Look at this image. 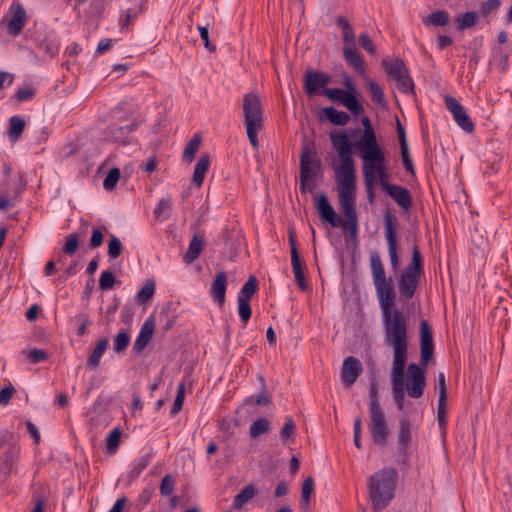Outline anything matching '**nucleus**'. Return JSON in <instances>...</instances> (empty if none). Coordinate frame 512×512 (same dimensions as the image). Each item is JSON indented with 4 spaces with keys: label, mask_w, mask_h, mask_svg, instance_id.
Segmentation results:
<instances>
[{
    "label": "nucleus",
    "mask_w": 512,
    "mask_h": 512,
    "mask_svg": "<svg viewBox=\"0 0 512 512\" xmlns=\"http://www.w3.org/2000/svg\"><path fill=\"white\" fill-rule=\"evenodd\" d=\"M363 133L354 142L349 139L345 130H332L329 133L332 148L337 153V161H333L331 167L337 183L339 203L346 221L337 214L331 205L328 196L320 193L315 196V208L322 222L331 227H348L352 237L357 234L358 215L356 211V168L353 158V148L379 143L370 119L364 116L361 119Z\"/></svg>",
    "instance_id": "f257e3e1"
},
{
    "label": "nucleus",
    "mask_w": 512,
    "mask_h": 512,
    "mask_svg": "<svg viewBox=\"0 0 512 512\" xmlns=\"http://www.w3.org/2000/svg\"><path fill=\"white\" fill-rule=\"evenodd\" d=\"M384 343L393 348L392 364H406L408 354V319L399 309L382 313Z\"/></svg>",
    "instance_id": "f03ea898"
},
{
    "label": "nucleus",
    "mask_w": 512,
    "mask_h": 512,
    "mask_svg": "<svg viewBox=\"0 0 512 512\" xmlns=\"http://www.w3.org/2000/svg\"><path fill=\"white\" fill-rule=\"evenodd\" d=\"M398 478V471L393 467H384L368 478L367 490L373 512H380L390 505Z\"/></svg>",
    "instance_id": "7ed1b4c3"
},
{
    "label": "nucleus",
    "mask_w": 512,
    "mask_h": 512,
    "mask_svg": "<svg viewBox=\"0 0 512 512\" xmlns=\"http://www.w3.org/2000/svg\"><path fill=\"white\" fill-rule=\"evenodd\" d=\"M370 268L381 313L395 311L396 292L392 278H386L385 269L378 251L370 253Z\"/></svg>",
    "instance_id": "20e7f679"
},
{
    "label": "nucleus",
    "mask_w": 512,
    "mask_h": 512,
    "mask_svg": "<svg viewBox=\"0 0 512 512\" xmlns=\"http://www.w3.org/2000/svg\"><path fill=\"white\" fill-rule=\"evenodd\" d=\"M369 425L371 440L375 445L385 447L388 443L389 428L379 401V383L373 378L369 385Z\"/></svg>",
    "instance_id": "39448f33"
},
{
    "label": "nucleus",
    "mask_w": 512,
    "mask_h": 512,
    "mask_svg": "<svg viewBox=\"0 0 512 512\" xmlns=\"http://www.w3.org/2000/svg\"><path fill=\"white\" fill-rule=\"evenodd\" d=\"M424 270V261L417 245L412 248L411 261L400 274L397 280L400 298L410 300L413 298L420 283Z\"/></svg>",
    "instance_id": "423d86ee"
},
{
    "label": "nucleus",
    "mask_w": 512,
    "mask_h": 512,
    "mask_svg": "<svg viewBox=\"0 0 512 512\" xmlns=\"http://www.w3.org/2000/svg\"><path fill=\"white\" fill-rule=\"evenodd\" d=\"M322 172V164L316 150L305 145L300 156V192L304 194L315 190L317 183L314 178L322 175Z\"/></svg>",
    "instance_id": "0eeeda50"
},
{
    "label": "nucleus",
    "mask_w": 512,
    "mask_h": 512,
    "mask_svg": "<svg viewBox=\"0 0 512 512\" xmlns=\"http://www.w3.org/2000/svg\"><path fill=\"white\" fill-rule=\"evenodd\" d=\"M362 161L363 177L372 178V171L387 162L386 154L380 143L354 147Z\"/></svg>",
    "instance_id": "6e6552de"
},
{
    "label": "nucleus",
    "mask_w": 512,
    "mask_h": 512,
    "mask_svg": "<svg viewBox=\"0 0 512 512\" xmlns=\"http://www.w3.org/2000/svg\"><path fill=\"white\" fill-rule=\"evenodd\" d=\"M140 125L141 122L137 118H133L131 122L126 125L110 124L104 130V140L121 146L132 145L135 139L131 133L137 130Z\"/></svg>",
    "instance_id": "1a4fd4ad"
},
{
    "label": "nucleus",
    "mask_w": 512,
    "mask_h": 512,
    "mask_svg": "<svg viewBox=\"0 0 512 512\" xmlns=\"http://www.w3.org/2000/svg\"><path fill=\"white\" fill-rule=\"evenodd\" d=\"M425 368L416 363L408 365L405 390L411 398L418 399L423 396L426 387Z\"/></svg>",
    "instance_id": "9d476101"
},
{
    "label": "nucleus",
    "mask_w": 512,
    "mask_h": 512,
    "mask_svg": "<svg viewBox=\"0 0 512 512\" xmlns=\"http://www.w3.org/2000/svg\"><path fill=\"white\" fill-rule=\"evenodd\" d=\"M242 108L245 125L264 126L261 100L255 92L243 96Z\"/></svg>",
    "instance_id": "9b49d317"
},
{
    "label": "nucleus",
    "mask_w": 512,
    "mask_h": 512,
    "mask_svg": "<svg viewBox=\"0 0 512 512\" xmlns=\"http://www.w3.org/2000/svg\"><path fill=\"white\" fill-rule=\"evenodd\" d=\"M331 80L330 74L324 71L308 69L303 75L304 91L309 97L323 95Z\"/></svg>",
    "instance_id": "f8f14e48"
},
{
    "label": "nucleus",
    "mask_w": 512,
    "mask_h": 512,
    "mask_svg": "<svg viewBox=\"0 0 512 512\" xmlns=\"http://www.w3.org/2000/svg\"><path fill=\"white\" fill-rule=\"evenodd\" d=\"M396 217L390 212L384 215V231L385 239L387 241L388 253L390 257L391 267L395 270L399 267L400 259L398 255V243L396 232Z\"/></svg>",
    "instance_id": "ddd939ff"
},
{
    "label": "nucleus",
    "mask_w": 512,
    "mask_h": 512,
    "mask_svg": "<svg viewBox=\"0 0 512 512\" xmlns=\"http://www.w3.org/2000/svg\"><path fill=\"white\" fill-rule=\"evenodd\" d=\"M288 240L290 245L291 264L296 283L302 290H305L307 287L304 274L306 266L305 263L302 261L298 251L297 234L294 229H289Z\"/></svg>",
    "instance_id": "4468645a"
},
{
    "label": "nucleus",
    "mask_w": 512,
    "mask_h": 512,
    "mask_svg": "<svg viewBox=\"0 0 512 512\" xmlns=\"http://www.w3.org/2000/svg\"><path fill=\"white\" fill-rule=\"evenodd\" d=\"M445 105L449 112L453 115L454 121L466 133H472L475 125L468 115L465 107L453 96H446Z\"/></svg>",
    "instance_id": "2eb2a0df"
},
{
    "label": "nucleus",
    "mask_w": 512,
    "mask_h": 512,
    "mask_svg": "<svg viewBox=\"0 0 512 512\" xmlns=\"http://www.w3.org/2000/svg\"><path fill=\"white\" fill-rule=\"evenodd\" d=\"M405 365L406 364H392L391 369V382L392 394L395 405L399 411L404 409L405 400Z\"/></svg>",
    "instance_id": "dca6fc26"
},
{
    "label": "nucleus",
    "mask_w": 512,
    "mask_h": 512,
    "mask_svg": "<svg viewBox=\"0 0 512 512\" xmlns=\"http://www.w3.org/2000/svg\"><path fill=\"white\" fill-rule=\"evenodd\" d=\"M434 355L432 328L426 320L420 322V365L427 367Z\"/></svg>",
    "instance_id": "f3484780"
},
{
    "label": "nucleus",
    "mask_w": 512,
    "mask_h": 512,
    "mask_svg": "<svg viewBox=\"0 0 512 512\" xmlns=\"http://www.w3.org/2000/svg\"><path fill=\"white\" fill-rule=\"evenodd\" d=\"M363 371V366L360 360L353 356H348L344 359L341 368V380L345 386H352L359 375Z\"/></svg>",
    "instance_id": "a211bd4d"
},
{
    "label": "nucleus",
    "mask_w": 512,
    "mask_h": 512,
    "mask_svg": "<svg viewBox=\"0 0 512 512\" xmlns=\"http://www.w3.org/2000/svg\"><path fill=\"white\" fill-rule=\"evenodd\" d=\"M383 191L386 192L403 211L411 209L413 197L407 188L397 184H386Z\"/></svg>",
    "instance_id": "6ab92c4d"
},
{
    "label": "nucleus",
    "mask_w": 512,
    "mask_h": 512,
    "mask_svg": "<svg viewBox=\"0 0 512 512\" xmlns=\"http://www.w3.org/2000/svg\"><path fill=\"white\" fill-rule=\"evenodd\" d=\"M396 124L397 136L400 145V155L402 158L403 166L408 173L415 176V167L410 156L405 128L401 124L399 118H396Z\"/></svg>",
    "instance_id": "aec40b11"
},
{
    "label": "nucleus",
    "mask_w": 512,
    "mask_h": 512,
    "mask_svg": "<svg viewBox=\"0 0 512 512\" xmlns=\"http://www.w3.org/2000/svg\"><path fill=\"white\" fill-rule=\"evenodd\" d=\"M412 442V423L409 417L404 415L398 422L397 449H401L405 453L406 449H410Z\"/></svg>",
    "instance_id": "412c9836"
},
{
    "label": "nucleus",
    "mask_w": 512,
    "mask_h": 512,
    "mask_svg": "<svg viewBox=\"0 0 512 512\" xmlns=\"http://www.w3.org/2000/svg\"><path fill=\"white\" fill-rule=\"evenodd\" d=\"M4 452L2 454L1 469L6 474H10L14 464L18 461L20 454V445L15 441H7L3 443Z\"/></svg>",
    "instance_id": "4be33fe9"
},
{
    "label": "nucleus",
    "mask_w": 512,
    "mask_h": 512,
    "mask_svg": "<svg viewBox=\"0 0 512 512\" xmlns=\"http://www.w3.org/2000/svg\"><path fill=\"white\" fill-rule=\"evenodd\" d=\"M155 330V322L152 318L145 320L141 330L134 342L133 351L136 354L141 353L152 339Z\"/></svg>",
    "instance_id": "5701e85b"
},
{
    "label": "nucleus",
    "mask_w": 512,
    "mask_h": 512,
    "mask_svg": "<svg viewBox=\"0 0 512 512\" xmlns=\"http://www.w3.org/2000/svg\"><path fill=\"white\" fill-rule=\"evenodd\" d=\"M381 64L388 77L395 82L409 74L404 61L399 57L383 59Z\"/></svg>",
    "instance_id": "b1692460"
},
{
    "label": "nucleus",
    "mask_w": 512,
    "mask_h": 512,
    "mask_svg": "<svg viewBox=\"0 0 512 512\" xmlns=\"http://www.w3.org/2000/svg\"><path fill=\"white\" fill-rule=\"evenodd\" d=\"M226 289H227V274L225 271H220L216 274L212 286L210 294L215 302L219 305H223L226 298Z\"/></svg>",
    "instance_id": "393cba45"
},
{
    "label": "nucleus",
    "mask_w": 512,
    "mask_h": 512,
    "mask_svg": "<svg viewBox=\"0 0 512 512\" xmlns=\"http://www.w3.org/2000/svg\"><path fill=\"white\" fill-rule=\"evenodd\" d=\"M344 59L349 66H351L357 74L365 76V62L358 51V49L352 45L350 47H344L343 49Z\"/></svg>",
    "instance_id": "a878e982"
},
{
    "label": "nucleus",
    "mask_w": 512,
    "mask_h": 512,
    "mask_svg": "<svg viewBox=\"0 0 512 512\" xmlns=\"http://www.w3.org/2000/svg\"><path fill=\"white\" fill-rule=\"evenodd\" d=\"M204 245V235L200 234V232H195L189 243L188 249L183 256V261L186 264H192L200 256Z\"/></svg>",
    "instance_id": "bb28decb"
},
{
    "label": "nucleus",
    "mask_w": 512,
    "mask_h": 512,
    "mask_svg": "<svg viewBox=\"0 0 512 512\" xmlns=\"http://www.w3.org/2000/svg\"><path fill=\"white\" fill-rule=\"evenodd\" d=\"M90 224L88 221H82L79 232H74L66 237V242L62 247V252L66 255H74L79 247V241L82 236L88 232Z\"/></svg>",
    "instance_id": "cd10ccee"
},
{
    "label": "nucleus",
    "mask_w": 512,
    "mask_h": 512,
    "mask_svg": "<svg viewBox=\"0 0 512 512\" xmlns=\"http://www.w3.org/2000/svg\"><path fill=\"white\" fill-rule=\"evenodd\" d=\"M319 117L321 121L327 120L336 126H345L350 120V116L346 112L339 111L332 106L322 108Z\"/></svg>",
    "instance_id": "c85d7f7f"
},
{
    "label": "nucleus",
    "mask_w": 512,
    "mask_h": 512,
    "mask_svg": "<svg viewBox=\"0 0 512 512\" xmlns=\"http://www.w3.org/2000/svg\"><path fill=\"white\" fill-rule=\"evenodd\" d=\"M26 18V11L22 7H18L8 23L9 33L13 36L18 35L25 26Z\"/></svg>",
    "instance_id": "c756f323"
},
{
    "label": "nucleus",
    "mask_w": 512,
    "mask_h": 512,
    "mask_svg": "<svg viewBox=\"0 0 512 512\" xmlns=\"http://www.w3.org/2000/svg\"><path fill=\"white\" fill-rule=\"evenodd\" d=\"M210 165V155L202 154L199 158L193 173L192 181L195 185L200 187L203 184L205 174Z\"/></svg>",
    "instance_id": "7c9ffc66"
},
{
    "label": "nucleus",
    "mask_w": 512,
    "mask_h": 512,
    "mask_svg": "<svg viewBox=\"0 0 512 512\" xmlns=\"http://www.w3.org/2000/svg\"><path fill=\"white\" fill-rule=\"evenodd\" d=\"M109 344V340L106 337H102L97 341L95 348L87 359V366L94 369L96 368L101 360L102 355L105 353Z\"/></svg>",
    "instance_id": "2f4dec72"
},
{
    "label": "nucleus",
    "mask_w": 512,
    "mask_h": 512,
    "mask_svg": "<svg viewBox=\"0 0 512 512\" xmlns=\"http://www.w3.org/2000/svg\"><path fill=\"white\" fill-rule=\"evenodd\" d=\"M25 128V120L19 115H14L9 120L8 137L12 141L20 139Z\"/></svg>",
    "instance_id": "473e14b6"
},
{
    "label": "nucleus",
    "mask_w": 512,
    "mask_h": 512,
    "mask_svg": "<svg viewBox=\"0 0 512 512\" xmlns=\"http://www.w3.org/2000/svg\"><path fill=\"white\" fill-rule=\"evenodd\" d=\"M257 493L253 484L246 485L233 499V507L241 509L249 500H251Z\"/></svg>",
    "instance_id": "72a5a7b5"
},
{
    "label": "nucleus",
    "mask_w": 512,
    "mask_h": 512,
    "mask_svg": "<svg viewBox=\"0 0 512 512\" xmlns=\"http://www.w3.org/2000/svg\"><path fill=\"white\" fill-rule=\"evenodd\" d=\"M449 21V14L444 10H437L431 13L427 18L423 19L425 25L435 27H444L448 25Z\"/></svg>",
    "instance_id": "f704fd0d"
},
{
    "label": "nucleus",
    "mask_w": 512,
    "mask_h": 512,
    "mask_svg": "<svg viewBox=\"0 0 512 512\" xmlns=\"http://www.w3.org/2000/svg\"><path fill=\"white\" fill-rule=\"evenodd\" d=\"M150 462V454H146L144 456H141L140 458L135 459L133 461L132 468L128 474L129 480L132 481L137 479L141 475V473L147 468Z\"/></svg>",
    "instance_id": "c9c22d12"
},
{
    "label": "nucleus",
    "mask_w": 512,
    "mask_h": 512,
    "mask_svg": "<svg viewBox=\"0 0 512 512\" xmlns=\"http://www.w3.org/2000/svg\"><path fill=\"white\" fill-rule=\"evenodd\" d=\"M478 21V14L475 11H468L455 19L456 29L463 31L474 26Z\"/></svg>",
    "instance_id": "e433bc0d"
},
{
    "label": "nucleus",
    "mask_w": 512,
    "mask_h": 512,
    "mask_svg": "<svg viewBox=\"0 0 512 512\" xmlns=\"http://www.w3.org/2000/svg\"><path fill=\"white\" fill-rule=\"evenodd\" d=\"M257 290L258 280L255 276L251 275L240 289L237 299L250 301Z\"/></svg>",
    "instance_id": "4c0bfd02"
},
{
    "label": "nucleus",
    "mask_w": 512,
    "mask_h": 512,
    "mask_svg": "<svg viewBox=\"0 0 512 512\" xmlns=\"http://www.w3.org/2000/svg\"><path fill=\"white\" fill-rule=\"evenodd\" d=\"M365 83L372 100L379 105H383L385 102V95L382 87L375 80L369 77H365Z\"/></svg>",
    "instance_id": "58836bf2"
},
{
    "label": "nucleus",
    "mask_w": 512,
    "mask_h": 512,
    "mask_svg": "<svg viewBox=\"0 0 512 512\" xmlns=\"http://www.w3.org/2000/svg\"><path fill=\"white\" fill-rule=\"evenodd\" d=\"M343 106L348 109L355 117L361 115L364 112V106L359 100V93L347 94V99Z\"/></svg>",
    "instance_id": "ea45409f"
},
{
    "label": "nucleus",
    "mask_w": 512,
    "mask_h": 512,
    "mask_svg": "<svg viewBox=\"0 0 512 512\" xmlns=\"http://www.w3.org/2000/svg\"><path fill=\"white\" fill-rule=\"evenodd\" d=\"M202 142V137L200 134H195L190 141L187 143L184 152H183V160L186 162H191L195 154L197 153L199 146Z\"/></svg>",
    "instance_id": "a19ab883"
},
{
    "label": "nucleus",
    "mask_w": 512,
    "mask_h": 512,
    "mask_svg": "<svg viewBox=\"0 0 512 512\" xmlns=\"http://www.w3.org/2000/svg\"><path fill=\"white\" fill-rule=\"evenodd\" d=\"M270 431V421L266 417L256 419L250 426L249 433L251 438H257L261 434Z\"/></svg>",
    "instance_id": "79ce46f5"
},
{
    "label": "nucleus",
    "mask_w": 512,
    "mask_h": 512,
    "mask_svg": "<svg viewBox=\"0 0 512 512\" xmlns=\"http://www.w3.org/2000/svg\"><path fill=\"white\" fill-rule=\"evenodd\" d=\"M313 491L314 480L311 476H309L302 483L300 500L301 508L307 507L309 505Z\"/></svg>",
    "instance_id": "37998d69"
},
{
    "label": "nucleus",
    "mask_w": 512,
    "mask_h": 512,
    "mask_svg": "<svg viewBox=\"0 0 512 512\" xmlns=\"http://www.w3.org/2000/svg\"><path fill=\"white\" fill-rule=\"evenodd\" d=\"M122 431L116 427L112 429L106 438V448L109 454L116 453L121 440Z\"/></svg>",
    "instance_id": "c03bdc74"
},
{
    "label": "nucleus",
    "mask_w": 512,
    "mask_h": 512,
    "mask_svg": "<svg viewBox=\"0 0 512 512\" xmlns=\"http://www.w3.org/2000/svg\"><path fill=\"white\" fill-rule=\"evenodd\" d=\"M129 344H130V334L126 330L122 329L114 337L113 350L115 351V353H121L127 349Z\"/></svg>",
    "instance_id": "a18cd8bd"
},
{
    "label": "nucleus",
    "mask_w": 512,
    "mask_h": 512,
    "mask_svg": "<svg viewBox=\"0 0 512 512\" xmlns=\"http://www.w3.org/2000/svg\"><path fill=\"white\" fill-rule=\"evenodd\" d=\"M372 180L376 184L379 182L381 189L384 190V186L386 184H390L388 182V179L390 178V175L388 173V165L387 162L378 168L373 169L372 171Z\"/></svg>",
    "instance_id": "49530a36"
},
{
    "label": "nucleus",
    "mask_w": 512,
    "mask_h": 512,
    "mask_svg": "<svg viewBox=\"0 0 512 512\" xmlns=\"http://www.w3.org/2000/svg\"><path fill=\"white\" fill-rule=\"evenodd\" d=\"M155 293L154 280H147L144 286L137 292L136 299L139 303H146Z\"/></svg>",
    "instance_id": "de8ad7c7"
},
{
    "label": "nucleus",
    "mask_w": 512,
    "mask_h": 512,
    "mask_svg": "<svg viewBox=\"0 0 512 512\" xmlns=\"http://www.w3.org/2000/svg\"><path fill=\"white\" fill-rule=\"evenodd\" d=\"M258 379L260 380L261 383V389L259 394H257L254 397V401L257 405L267 406L272 402V397L270 393L267 391V385L264 377L262 375H258Z\"/></svg>",
    "instance_id": "09e8293b"
},
{
    "label": "nucleus",
    "mask_w": 512,
    "mask_h": 512,
    "mask_svg": "<svg viewBox=\"0 0 512 512\" xmlns=\"http://www.w3.org/2000/svg\"><path fill=\"white\" fill-rule=\"evenodd\" d=\"M184 399H185V384L183 382H181L177 387V394H176L174 403L170 410V415L172 417L176 416L182 410Z\"/></svg>",
    "instance_id": "8fccbe9b"
},
{
    "label": "nucleus",
    "mask_w": 512,
    "mask_h": 512,
    "mask_svg": "<svg viewBox=\"0 0 512 512\" xmlns=\"http://www.w3.org/2000/svg\"><path fill=\"white\" fill-rule=\"evenodd\" d=\"M348 92L341 88H328L323 90V95L333 102L344 105Z\"/></svg>",
    "instance_id": "3c124183"
},
{
    "label": "nucleus",
    "mask_w": 512,
    "mask_h": 512,
    "mask_svg": "<svg viewBox=\"0 0 512 512\" xmlns=\"http://www.w3.org/2000/svg\"><path fill=\"white\" fill-rule=\"evenodd\" d=\"M117 282L118 281L115 278L113 272H111L110 270H104L101 272L99 278V288L102 291H108L111 290Z\"/></svg>",
    "instance_id": "603ef678"
},
{
    "label": "nucleus",
    "mask_w": 512,
    "mask_h": 512,
    "mask_svg": "<svg viewBox=\"0 0 512 512\" xmlns=\"http://www.w3.org/2000/svg\"><path fill=\"white\" fill-rule=\"evenodd\" d=\"M176 479L173 475H165L160 483L159 491L161 496H170L175 489Z\"/></svg>",
    "instance_id": "864d4df0"
},
{
    "label": "nucleus",
    "mask_w": 512,
    "mask_h": 512,
    "mask_svg": "<svg viewBox=\"0 0 512 512\" xmlns=\"http://www.w3.org/2000/svg\"><path fill=\"white\" fill-rule=\"evenodd\" d=\"M122 250H123V246H122V243L119 240V238L116 237L115 235H111L110 239L108 241V251H107L109 258L110 259L118 258L121 255Z\"/></svg>",
    "instance_id": "5fc2aeb1"
},
{
    "label": "nucleus",
    "mask_w": 512,
    "mask_h": 512,
    "mask_svg": "<svg viewBox=\"0 0 512 512\" xmlns=\"http://www.w3.org/2000/svg\"><path fill=\"white\" fill-rule=\"evenodd\" d=\"M120 176H121V172H120V170L118 168L110 169L108 171L106 177L104 178L103 187L107 191L113 190L116 187L117 182L120 179Z\"/></svg>",
    "instance_id": "6e6d98bb"
},
{
    "label": "nucleus",
    "mask_w": 512,
    "mask_h": 512,
    "mask_svg": "<svg viewBox=\"0 0 512 512\" xmlns=\"http://www.w3.org/2000/svg\"><path fill=\"white\" fill-rule=\"evenodd\" d=\"M22 353L28 356L32 364L44 362L49 358L47 351L37 348H33L31 350H23Z\"/></svg>",
    "instance_id": "4d7b16f0"
},
{
    "label": "nucleus",
    "mask_w": 512,
    "mask_h": 512,
    "mask_svg": "<svg viewBox=\"0 0 512 512\" xmlns=\"http://www.w3.org/2000/svg\"><path fill=\"white\" fill-rule=\"evenodd\" d=\"M237 302L239 317L244 324H247L252 315L250 301L244 299H237Z\"/></svg>",
    "instance_id": "13d9d810"
},
{
    "label": "nucleus",
    "mask_w": 512,
    "mask_h": 512,
    "mask_svg": "<svg viewBox=\"0 0 512 512\" xmlns=\"http://www.w3.org/2000/svg\"><path fill=\"white\" fill-rule=\"evenodd\" d=\"M172 206V201L169 197L161 198L158 205L154 209V214L157 219L166 220L169 215H164L166 211H169Z\"/></svg>",
    "instance_id": "bf43d9fd"
},
{
    "label": "nucleus",
    "mask_w": 512,
    "mask_h": 512,
    "mask_svg": "<svg viewBox=\"0 0 512 512\" xmlns=\"http://www.w3.org/2000/svg\"><path fill=\"white\" fill-rule=\"evenodd\" d=\"M396 86L404 94H415L414 81L409 74L396 81Z\"/></svg>",
    "instance_id": "052dcab7"
},
{
    "label": "nucleus",
    "mask_w": 512,
    "mask_h": 512,
    "mask_svg": "<svg viewBox=\"0 0 512 512\" xmlns=\"http://www.w3.org/2000/svg\"><path fill=\"white\" fill-rule=\"evenodd\" d=\"M447 401H438L437 407V421L440 430L446 432L447 428V410H446Z\"/></svg>",
    "instance_id": "680f3d73"
},
{
    "label": "nucleus",
    "mask_w": 512,
    "mask_h": 512,
    "mask_svg": "<svg viewBox=\"0 0 512 512\" xmlns=\"http://www.w3.org/2000/svg\"><path fill=\"white\" fill-rule=\"evenodd\" d=\"M247 137L249 139V142L251 143L252 147L255 150L259 149V140H258V131H260L263 126H257V125H245Z\"/></svg>",
    "instance_id": "e2e57ef3"
},
{
    "label": "nucleus",
    "mask_w": 512,
    "mask_h": 512,
    "mask_svg": "<svg viewBox=\"0 0 512 512\" xmlns=\"http://www.w3.org/2000/svg\"><path fill=\"white\" fill-rule=\"evenodd\" d=\"M197 29H198V31L200 33V37H201V40L203 41L204 47L209 52H215L216 51V46L214 44H212L211 41H210L208 27L207 26L198 25Z\"/></svg>",
    "instance_id": "0e129e2a"
},
{
    "label": "nucleus",
    "mask_w": 512,
    "mask_h": 512,
    "mask_svg": "<svg viewBox=\"0 0 512 512\" xmlns=\"http://www.w3.org/2000/svg\"><path fill=\"white\" fill-rule=\"evenodd\" d=\"M76 321L80 324L77 329V335L83 336L87 332L88 326L91 325V320L89 319L88 314L86 313H80L76 315Z\"/></svg>",
    "instance_id": "69168bd1"
},
{
    "label": "nucleus",
    "mask_w": 512,
    "mask_h": 512,
    "mask_svg": "<svg viewBox=\"0 0 512 512\" xmlns=\"http://www.w3.org/2000/svg\"><path fill=\"white\" fill-rule=\"evenodd\" d=\"M295 429V423L291 417L286 418V422L280 431V437L283 442L290 439Z\"/></svg>",
    "instance_id": "338daca9"
},
{
    "label": "nucleus",
    "mask_w": 512,
    "mask_h": 512,
    "mask_svg": "<svg viewBox=\"0 0 512 512\" xmlns=\"http://www.w3.org/2000/svg\"><path fill=\"white\" fill-rule=\"evenodd\" d=\"M359 44L367 53L371 55L375 54L376 48L373 44L372 39L369 37L367 33H362L359 35Z\"/></svg>",
    "instance_id": "774afa93"
}]
</instances>
